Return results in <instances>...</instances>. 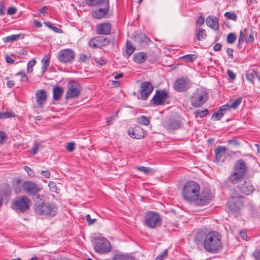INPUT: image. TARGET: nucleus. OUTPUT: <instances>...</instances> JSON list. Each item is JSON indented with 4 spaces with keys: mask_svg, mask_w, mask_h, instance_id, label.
I'll use <instances>...</instances> for the list:
<instances>
[{
    "mask_svg": "<svg viewBox=\"0 0 260 260\" xmlns=\"http://www.w3.org/2000/svg\"><path fill=\"white\" fill-rule=\"evenodd\" d=\"M242 206H243V201L230 200L226 203V208L231 212V213L238 212Z\"/></svg>",
    "mask_w": 260,
    "mask_h": 260,
    "instance_id": "f3484780",
    "label": "nucleus"
},
{
    "mask_svg": "<svg viewBox=\"0 0 260 260\" xmlns=\"http://www.w3.org/2000/svg\"><path fill=\"white\" fill-rule=\"evenodd\" d=\"M95 61L100 66H103L106 63V61L104 59L101 58H96L95 59Z\"/></svg>",
    "mask_w": 260,
    "mask_h": 260,
    "instance_id": "e2e57ef3",
    "label": "nucleus"
},
{
    "mask_svg": "<svg viewBox=\"0 0 260 260\" xmlns=\"http://www.w3.org/2000/svg\"><path fill=\"white\" fill-rule=\"evenodd\" d=\"M137 169L139 171L143 172L145 174H146V175L153 172V169H150L148 167L141 166V167H138Z\"/></svg>",
    "mask_w": 260,
    "mask_h": 260,
    "instance_id": "de8ad7c7",
    "label": "nucleus"
},
{
    "mask_svg": "<svg viewBox=\"0 0 260 260\" xmlns=\"http://www.w3.org/2000/svg\"><path fill=\"white\" fill-rule=\"evenodd\" d=\"M24 169L27 172L28 175H29V177H34V172L29 167L25 166L24 167Z\"/></svg>",
    "mask_w": 260,
    "mask_h": 260,
    "instance_id": "5fc2aeb1",
    "label": "nucleus"
},
{
    "mask_svg": "<svg viewBox=\"0 0 260 260\" xmlns=\"http://www.w3.org/2000/svg\"><path fill=\"white\" fill-rule=\"evenodd\" d=\"M111 30V25L108 22L101 23L96 26V32L98 35H108L110 34Z\"/></svg>",
    "mask_w": 260,
    "mask_h": 260,
    "instance_id": "aec40b11",
    "label": "nucleus"
},
{
    "mask_svg": "<svg viewBox=\"0 0 260 260\" xmlns=\"http://www.w3.org/2000/svg\"><path fill=\"white\" fill-rule=\"evenodd\" d=\"M147 58V55L144 52H140L135 54L134 60L137 63H142L145 61Z\"/></svg>",
    "mask_w": 260,
    "mask_h": 260,
    "instance_id": "a878e982",
    "label": "nucleus"
},
{
    "mask_svg": "<svg viewBox=\"0 0 260 260\" xmlns=\"http://www.w3.org/2000/svg\"><path fill=\"white\" fill-rule=\"evenodd\" d=\"M237 38L236 34L234 32H231L226 37V42L229 44H233Z\"/></svg>",
    "mask_w": 260,
    "mask_h": 260,
    "instance_id": "ea45409f",
    "label": "nucleus"
},
{
    "mask_svg": "<svg viewBox=\"0 0 260 260\" xmlns=\"http://www.w3.org/2000/svg\"><path fill=\"white\" fill-rule=\"evenodd\" d=\"M37 103L38 106L42 108L44 106L45 102L47 100V92L44 90H39L36 94Z\"/></svg>",
    "mask_w": 260,
    "mask_h": 260,
    "instance_id": "5701e85b",
    "label": "nucleus"
},
{
    "mask_svg": "<svg viewBox=\"0 0 260 260\" xmlns=\"http://www.w3.org/2000/svg\"><path fill=\"white\" fill-rule=\"evenodd\" d=\"M197 55L196 54H187L180 57L182 59H186L189 62H193L197 58Z\"/></svg>",
    "mask_w": 260,
    "mask_h": 260,
    "instance_id": "49530a36",
    "label": "nucleus"
},
{
    "mask_svg": "<svg viewBox=\"0 0 260 260\" xmlns=\"http://www.w3.org/2000/svg\"><path fill=\"white\" fill-rule=\"evenodd\" d=\"M169 98L168 92L166 90H156L151 103L155 106L162 105Z\"/></svg>",
    "mask_w": 260,
    "mask_h": 260,
    "instance_id": "ddd939ff",
    "label": "nucleus"
},
{
    "mask_svg": "<svg viewBox=\"0 0 260 260\" xmlns=\"http://www.w3.org/2000/svg\"><path fill=\"white\" fill-rule=\"evenodd\" d=\"M248 170L245 161L241 159L235 162L233 175L236 176L235 179H241L245 176Z\"/></svg>",
    "mask_w": 260,
    "mask_h": 260,
    "instance_id": "0eeeda50",
    "label": "nucleus"
},
{
    "mask_svg": "<svg viewBox=\"0 0 260 260\" xmlns=\"http://www.w3.org/2000/svg\"><path fill=\"white\" fill-rule=\"evenodd\" d=\"M226 142L230 145L236 146H239L240 145L239 142L235 139L228 140L226 141Z\"/></svg>",
    "mask_w": 260,
    "mask_h": 260,
    "instance_id": "4d7b16f0",
    "label": "nucleus"
},
{
    "mask_svg": "<svg viewBox=\"0 0 260 260\" xmlns=\"http://www.w3.org/2000/svg\"><path fill=\"white\" fill-rule=\"evenodd\" d=\"M40 147L41 144L37 141H35L31 149V153L34 155L37 154Z\"/></svg>",
    "mask_w": 260,
    "mask_h": 260,
    "instance_id": "09e8293b",
    "label": "nucleus"
},
{
    "mask_svg": "<svg viewBox=\"0 0 260 260\" xmlns=\"http://www.w3.org/2000/svg\"><path fill=\"white\" fill-rule=\"evenodd\" d=\"M135 50V47H134L131 42L127 40L126 42V50L125 53L128 56L132 55Z\"/></svg>",
    "mask_w": 260,
    "mask_h": 260,
    "instance_id": "2f4dec72",
    "label": "nucleus"
},
{
    "mask_svg": "<svg viewBox=\"0 0 260 260\" xmlns=\"http://www.w3.org/2000/svg\"><path fill=\"white\" fill-rule=\"evenodd\" d=\"M137 121L138 123L144 125H147L149 124V119L145 116H141L137 119Z\"/></svg>",
    "mask_w": 260,
    "mask_h": 260,
    "instance_id": "f704fd0d",
    "label": "nucleus"
},
{
    "mask_svg": "<svg viewBox=\"0 0 260 260\" xmlns=\"http://www.w3.org/2000/svg\"><path fill=\"white\" fill-rule=\"evenodd\" d=\"M253 256L255 260H260V250L254 251Z\"/></svg>",
    "mask_w": 260,
    "mask_h": 260,
    "instance_id": "338daca9",
    "label": "nucleus"
},
{
    "mask_svg": "<svg viewBox=\"0 0 260 260\" xmlns=\"http://www.w3.org/2000/svg\"><path fill=\"white\" fill-rule=\"evenodd\" d=\"M34 209L38 215H49L50 217L55 216L57 212V207L54 205L44 202L35 203Z\"/></svg>",
    "mask_w": 260,
    "mask_h": 260,
    "instance_id": "7ed1b4c3",
    "label": "nucleus"
},
{
    "mask_svg": "<svg viewBox=\"0 0 260 260\" xmlns=\"http://www.w3.org/2000/svg\"><path fill=\"white\" fill-rule=\"evenodd\" d=\"M224 114V112L220 111V109L217 112H215L213 114L211 117L212 120H219Z\"/></svg>",
    "mask_w": 260,
    "mask_h": 260,
    "instance_id": "a19ab883",
    "label": "nucleus"
},
{
    "mask_svg": "<svg viewBox=\"0 0 260 260\" xmlns=\"http://www.w3.org/2000/svg\"><path fill=\"white\" fill-rule=\"evenodd\" d=\"M224 16L233 21H236L237 19V16L234 12H226L224 14Z\"/></svg>",
    "mask_w": 260,
    "mask_h": 260,
    "instance_id": "58836bf2",
    "label": "nucleus"
},
{
    "mask_svg": "<svg viewBox=\"0 0 260 260\" xmlns=\"http://www.w3.org/2000/svg\"><path fill=\"white\" fill-rule=\"evenodd\" d=\"M133 38L134 41L139 43L140 46L147 45L151 42L150 39L142 33L135 34Z\"/></svg>",
    "mask_w": 260,
    "mask_h": 260,
    "instance_id": "412c9836",
    "label": "nucleus"
},
{
    "mask_svg": "<svg viewBox=\"0 0 260 260\" xmlns=\"http://www.w3.org/2000/svg\"><path fill=\"white\" fill-rule=\"evenodd\" d=\"M104 3L105 4L104 8H100L92 12V15L94 18L101 19L108 14L109 9V0H106Z\"/></svg>",
    "mask_w": 260,
    "mask_h": 260,
    "instance_id": "6ab92c4d",
    "label": "nucleus"
},
{
    "mask_svg": "<svg viewBox=\"0 0 260 260\" xmlns=\"http://www.w3.org/2000/svg\"><path fill=\"white\" fill-rule=\"evenodd\" d=\"M248 29L245 28L243 31H240L238 40L239 45L243 44L244 41L247 42V38H246V36L248 35Z\"/></svg>",
    "mask_w": 260,
    "mask_h": 260,
    "instance_id": "7c9ffc66",
    "label": "nucleus"
},
{
    "mask_svg": "<svg viewBox=\"0 0 260 260\" xmlns=\"http://www.w3.org/2000/svg\"><path fill=\"white\" fill-rule=\"evenodd\" d=\"M16 76H21V82H26L28 80V78L26 75L23 73V72L20 71L18 73H17L16 75Z\"/></svg>",
    "mask_w": 260,
    "mask_h": 260,
    "instance_id": "3c124183",
    "label": "nucleus"
},
{
    "mask_svg": "<svg viewBox=\"0 0 260 260\" xmlns=\"http://www.w3.org/2000/svg\"><path fill=\"white\" fill-rule=\"evenodd\" d=\"M191 86L190 80L185 77H182L177 79L173 83L174 89L179 92H185L188 90Z\"/></svg>",
    "mask_w": 260,
    "mask_h": 260,
    "instance_id": "1a4fd4ad",
    "label": "nucleus"
},
{
    "mask_svg": "<svg viewBox=\"0 0 260 260\" xmlns=\"http://www.w3.org/2000/svg\"><path fill=\"white\" fill-rule=\"evenodd\" d=\"M86 219L89 225L93 224L96 220V219L95 218L91 219L89 214L86 215Z\"/></svg>",
    "mask_w": 260,
    "mask_h": 260,
    "instance_id": "052dcab7",
    "label": "nucleus"
},
{
    "mask_svg": "<svg viewBox=\"0 0 260 260\" xmlns=\"http://www.w3.org/2000/svg\"><path fill=\"white\" fill-rule=\"evenodd\" d=\"M74 149L75 144L74 143H69L67 146V149L70 152H72Z\"/></svg>",
    "mask_w": 260,
    "mask_h": 260,
    "instance_id": "680f3d73",
    "label": "nucleus"
},
{
    "mask_svg": "<svg viewBox=\"0 0 260 260\" xmlns=\"http://www.w3.org/2000/svg\"><path fill=\"white\" fill-rule=\"evenodd\" d=\"M226 149L225 147L220 146L214 149L215 159L216 161H220L222 157L225 154Z\"/></svg>",
    "mask_w": 260,
    "mask_h": 260,
    "instance_id": "393cba45",
    "label": "nucleus"
},
{
    "mask_svg": "<svg viewBox=\"0 0 260 260\" xmlns=\"http://www.w3.org/2000/svg\"><path fill=\"white\" fill-rule=\"evenodd\" d=\"M213 198V195L209 190L203 189L193 202L198 206H204L208 204Z\"/></svg>",
    "mask_w": 260,
    "mask_h": 260,
    "instance_id": "9b49d317",
    "label": "nucleus"
},
{
    "mask_svg": "<svg viewBox=\"0 0 260 260\" xmlns=\"http://www.w3.org/2000/svg\"><path fill=\"white\" fill-rule=\"evenodd\" d=\"M48 186L50 188V189L51 191L55 192L58 193L59 192V189L58 187L56 186V184L53 181H49L48 183Z\"/></svg>",
    "mask_w": 260,
    "mask_h": 260,
    "instance_id": "c03bdc74",
    "label": "nucleus"
},
{
    "mask_svg": "<svg viewBox=\"0 0 260 260\" xmlns=\"http://www.w3.org/2000/svg\"><path fill=\"white\" fill-rule=\"evenodd\" d=\"M200 185L194 181L189 180L183 186L182 190V197L187 201L193 202L199 196Z\"/></svg>",
    "mask_w": 260,
    "mask_h": 260,
    "instance_id": "f03ea898",
    "label": "nucleus"
},
{
    "mask_svg": "<svg viewBox=\"0 0 260 260\" xmlns=\"http://www.w3.org/2000/svg\"><path fill=\"white\" fill-rule=\"evenodd\" d=\"M197 36V38L199 40L205 39L207 36L206 30L202 28L200 29L198 31Z\"/></svg>",
    "mask_w": 260,
    "mask_h": 260,
    "instance_id": "37998d69",
    "label": "nucleus"
},
{
    "mask_svg": "<svg viewBox=\"0 0 260 260\" xmlns=\"http://www.w3.org/2000/svg\"><path fill=\"white\" fill-rule=\"evenodd\" d=\"M128 135L132 138L140 139L145 136V131L139 126L130 127L127 131Z\"/></svg>",
    "mask_w": 260,
    "mask_h": 260,
    "instance_id": "a211bd4d",
    "label": "nucleus"
},
{
    "mask_svg": "<svg viewBox=\"0 0 260 260\" xmlns=\"http://www.w3.org/2000/svg\"><path fill=\"white\" fill-rule=\"evenodd\" d=\"M111 260H135V259L132 255L122 253L115 254Z\"/></svg>",
    "mask_w": 260,
    "mask_h": 260,
    "instance_id": "cd10ccee",
    "label": "nucleus"
},
{
    "mask_svg": "<svg viewBox=\"0 0 260 260\" xmlns=\"http://www.w3.org/2000/svg\"><path fill=\"white\" fill-rule=\"evenodd\" d=\"M244 199V197L242 195L240 194L235 190H231L230 191V200L234 201H243Z\"/></svg>",
    "mask_w": 260,
    "mask_h": 260,
    "instance_id": "c85d7f7f",
    "label": "nucleus"
},
{
    "mask_svg": "<svg viewBox=\"0 0 260 260\" xmlns=\"http://www.w3.org/2000/svg\"><path fill=\"white\" fill-rule=\"evenodd\" d=\"M153 90V86L149 81H145L141 83L140 89L141 99L146 100Z\"/></svg>",
    "mask_w": 260,
    "mask_h": 260,
    "instance_id": "2eb2a0df",
    "label": "nucleus"
},
{
    "mask_svg": "<svg viewBox=\"0 0 260 260\" xmlns=\"http://www.w3.org/2000/svg\"><path fill=\"white\" fill-rule=\"evenodd\" d=\"M17 12V9L15 7H10L7 11V14L11 15L15 14Z\"/></svg>",
    "mask_w": 260,
    "mask_h": 260,
    "instance_id": "13d9d810",
    "label": "nucleus"
},
{
    "mask_svg": "<svg viewBox=\"0 0 260 260\" xmlns=\"http://www.w3.org/2000/svg\"><path fill=\"white\" fill-rule=\"evenodd\" d=\"M94 249L97 253L104 254L111 251V246L106 238L102 237L96 239Z\"/></svg>",
    "mask_w": 260,
    "mask_h": 260,
    "instance_id": "6e6552de",
    "label": "nucleus"
},
{
    "mask_svg": "<svg viewBox=\"0 0 260 260\" xmlns=\"http://www.w3.org/2000/svg\"><path fill=\"white\" fill-rule=\"evenodd\" d=\"M99 43L100 44V47L107 46L110 43V39L104 37H98Z\"/></svg>",
    "mask_w": 260,
    "mask_h": 260,
    "instance_id": "e433bc0d",
    "label": "nucleus"
},
{
    "mask_svg": "<svg viewBox=\"0 0 260 260\" xmlns=\"http://www.w3.org/2000/svg\"><path fill=\"white\" fill-rule=\"evenodd\" d=\"M207 25L213 30H217L219 28L218 22L216 17L213 15L207 17L206 20Z\"/></svg>",
    "mask_w": 260,
    "mask_h": 260,
    "instance_id": "b1692460",
    "label": "nucleus"
},
{
    "mask_svg": "<svg viewBox=\"0 0 260 260\" xmlns=\"http://www.w3.org/2000/svg\"><path fill=\"white\" fill-rule=\"evenodd\" d=\"M180 121L174 118H170L164 122V126L169 131L177 129L180 127Z\"/></svg>",
    "mask_w": 260,
    "mask_h": 260,
    "instance_id": "4be33fe9",
    "label": "nucleus"
},
{
    "mask_svg": "<svg viewBox=\"0 0 260 260\" xmlns=\"http://www.w3.org/2000/svg\"><path fill=\"white\" fill-rule=\"evenodd\" d=\"M41 174L47 178H48L50 177V173L49 170L42 171Z\"/></svg>",
    "mask_w": 260,
    "mask_h": 260,
    "instance_id": "0e129e2a",
    "label": "nucleus"
},
{
    "mask_svg": "<svg viewBox=\"0 0 260 260\" xmlns=\"http://www.w3.org/2000/svg\"><path fill=\"white\" fill-rule=\"evenodd\" d=\"M63 93V89L61 87L56 86L53 90V98L54 100L58 101L60 100Z\"/></svg>",
    "mask_w": 260,
    "mask_h": 260,
    "instance_id": "bb28decb",
    "label": "nucleus"
},
{
    "mask_svg": "<svg viewBox=\"0 0 260 260\" xmlns=\"http://www.w3.org/2000/svg\"><path fill=\"white\" fill-rule=\"evenodd\" d=\"M233 183L238 182V188L241 192L249 195L254 190V187L250 180H231Z\"/></svg>",
    "mask_w": 260,
    "mask_h": 260,
    "instance_id": "9d476101",
    "label": "nucleus"
},
{
    "mask_svg": "<svg viewBox=\"0 0 260 260\" xmlns=\"http://www.w3.org/2000/svg\"><path fill=\"white\" fill-rule=\"evenodd\" d=\"M13 116L14 115L12 113L3 112L0 113V118L1 119H5Z\"/></svg>",
    "mask_w": 260,
    "mask_h": 260,
    "instance_id": "603ef678",
    "label": "nucleus"
},
{
    "mask_svg": "<svg viewBox=\"0 0 260 260\" xmlns=\"http://www.w3.org/2000/svg\"><path fill=\"white\" fill-rule=\"evenodd\" d=\"M50 61V57L46 55L42 59L41 62L43 64V66L42 67V73L44 74L46 70H47L48 66L49 65Z\"/></svg>",
    "mask_w": 260,
    "mask_h": 260,
    "instance_id": "c756f323",
    "label": "nucleus"
},
{
    "mask_svg": "<svg viewBox=\"0 0 260 260\" xmlns=\"http://www.w3.org/2000/svg\"><path fill=\"white\" fill-rule=\"evenodd\" d=\"M256 77L257 78L258 75L255 72H253L252 73H248L246 75V78L247 80L253 82L254 77Z\"/></svg>",
    "mask_w": 260,
    "mask_h": 260,
    "instance_id": "8fccbe9b",
    "label": "nucleus"
},
{
    "mask_svg": "<svg viewBox=\"0 0 260 260\" xmlns=\"http://www.w3.org/2000/svg\"><path fill=\"white\" fill-rule=\"evenodd\" d=\"M23 189L26 193L29 195L37 194L40 190L38 185L31 181H25L22 185Z\"/></svg>",
    "mask_w": 260,
    "mask_h": 260,
    "instance_id": "dca6fc26",
    "label": "nucleus"
},
{
    "mask_svg": "<svg viewBox=\"0 0 260 260\" xmlns=\"http://www.w3.org/2000/svg\"><path fill=\"white\" fill-rule=\"evenodd\" d=\"M233 52L234 50L232 48H228L226 49V52L229 56L232 59L233 58Z\"/></svg>",
    "mask_w": 260,
    "mask_h": 260,
    "instance_id": "69168bd1",
    "label": "nucleus"
},
{
    "mask_svg": "<svg viewBox=\"0 0 260 260\" xmlns=\"http://www.w3.org/2000/svg\"><path fill=\"white\" fill-rule=\"evenodd\" d=\"M227 74L228 75L230 79H231L232 80H234L236 79V75L232 71H231L230 70H228Z\"/></svg>",
    "mask_w": 260,
    "mask_h": 260,
    "instance_id": "bf43d9fd",
    "label": "nucleus"
},
{
    "mask_svg": "<svg viewBox=\"0 0 260 260\" xmlns=\"http://www.w3.org/2000/svg\"><path fill=\"white\" fill-rule=\"evenodd\" d=\"M106 0H85V3L89 6H94L106 2Z\"/></svg>",
    "mask_w": 260,
    "mask_h": 260,
    "instance_id": "c9c22d12",
    "label": "nucleus"
},
{
    "mask_svg": "<svg viewBox=\"0 0 260 260\" xmlns=\"http://www.w3.org/2000/svg\"><path fill=\"white\" fill-rule=\"evenodd\" d=\"M230 106V103H229V102H228L226 104L222 106L221 107H220L219 109L220 110V111H222L223 112H224L227 110H229L231 108Z\"/></svg>",
    "mask_w": 260,
    "mask_h": 260,
    "instance_id": "6e6d98bb",
    "label": "nucleus"
},
{
    "mask_svg": "<svg viewBox=\"0 0 260 260\" xmlns=\"http://www.w3.org/2000/svg\"><path fill=\"white\" fill-rule=\"evenodd\" d=\"M242 100V98L240 97V98H238L237 99H236L234 102H229V103L230 105V106L231 107V108L232 109H236L241 103Z\"/></svg>",
    "mask_w": 260,
    "mask_h": 260,
    "instance_id": "79ce46f5",
    "label": "nucleus"
},
{
    "mask_svg": "<svg viewBox=\"0 0 260 260\" xmlns=\"http://www.w3.org/2000/svg\"><path fill=\"white\" fill-rule=\"evenodd\" d=\"M99 42L98 37L92 38L89 42V45L92 48H100Z\"/></svg>",
    "mask_w": 260,
    "mask_h": 260,
    "instance_id": "72a5a7b5",
    "label": "nucleus"
},
{
    "mask_svg": "<svg viewBox=\"0 0 260 260\" xmlns=\"http://www.w3.org/2000/svg\"><path fill=\"white\" fill-rule=\"evenodd\" d=\"M68 88L66 98L69 99L78 97L80 94L81 88L78 83L71 81L68 84Z\"/></svg>",
    "mask_w": 260,
    "mask_h": 260,
    "instance_id": "4468645a",
    "label": "nucleus"
},
{
    "mask_svg": "<svg viewBox=\"0 0 260 260\" xmlns=\"http://www.w3.org/2000/svg\"><path fill=\"white\" fill-rule=\"evenodd\" d=\"M30 205V201L25 196L16 198L13 203L14 209L21 213H24L28 210Z\"/></svg>",
    "mask_w": 260,
    "mask_h": 260,
    "instance_id": "423d86ee",
    "label": "nucleus"
},
{
    "mask_svg": "<svg viewBox=\"0 0 260 260\" xmlns=\"http://www.w3.org/2000/svg\"><path fill=\"white\" fill-rule=\"evenodd\" d=\"M162 219L159 213L155 211L147 212L145 216V224L148 227L153 229L160 226Z\"/></svg>",
    "mask_w": 260,
    "mask_h": 260,
    "instance_id": "39448f33",
    "label": "nucleus"
},
{
    "mask_svg": "<svg viewBox=\"0 0 260 260\" xmlns=\"http://www.w3.org/2000/svg\"><path fill=\"white\" fill-rule=\"evenodd\" d=\"M208 93L202 88L197 89L190 97V104L195 108L202 106L208 100Z\"/></svg>",
    "mask_w": 260,
    "mask_h": 260,
    "instance_id": "20e7f679",
    "label": "nucleus"
},
{
    "mask_svg": "<svg viewBox=\"0 0 260 260\" xmlns=\"http://www.w3.org/2000/svg\"><path fill=\"white\" fill-rule=\"evenodd\" d=\"M209 112L207 109L204 110H197L194 112V115L196 118L200 117L203 118L206 116L208 114Z\"/></svg>",
    "mask_w": 260,
    "mask_h": 260,
    "instance_id": "4c0bfd02",
    "label": "nucleus"
},
{
    "mask_svg": "<svg viewBox=\"0 0 260 260\" xmlns=\"http://www.w3.org/2000/svg\"><path fill=\"white\" fill-rule=\"evenodd\" d=\"M204 22H205V20L203 16H200L197 21V23L199 25H202L204 23Z\"/></svg>",
    "mask_w": 260,
    "mask_h": 260,
    "instance_id": "774afa93",
    "label": "nucleus"
},
{
    "mask_svg": "<svg viewBox=\"0 0 260 260\" xmlns=\"http://www.w3.org/2000/svg\"><path fill=\"white\" fill-rule=\"evenodd\" d=\"M75 56V52L72 49H64L58 52L57 59L60 62L67 63L72 62L74 60Z\"/></svg>",
    "mask_w": 260,
    "mask_h": 260,
    "instance_id": "f8f14e48",
    "label": "nucleus"
},
{
    "mask_svg": "<svg viewBox=\"0 0 260 260\" xmlns=\"http://www.w3.org/2000/svg\"><path fill=\"white\" fill-rule=\"evenodd\" d=\"M21 36V34H16L13 35L12 36H9L4 38L3 41L4 42L6 43L16 41L20 39Z\"/></svg>",
    "mask_w": 260,
    "mask_h": 260,
    "instance_id": "473e14b6",
    "label": "nucleus"
},
{
    "mask_svg": "<svg viewBox=\"0 0 260 260\" xmlns=\"http://www.w3.org/2000/svg\"><path fill=\"white\" fill-rule=\"evenodd\" d=\"M36 63L35 59L30 60L27 63V71L28 73H31L33 71V67Z\"/></svg>",
    "mask_w": 260,
    "mask_h": 260,
    "instance_id": "a18cd8bd",
    "label": "nucleus"
},
{
    "mask_svg": "<svg viewBox=\"0 0 260 260\" xmlns=\"http://www.w3.org/2000/svg\"><path fill=\"white\" fill-rule=\"evenodd\" d=\"M203 246L206 251L211 253H217L221 251L223 245L220 233L217 231H210L206 234Z\"/></svg>",
    "mask_w": 260,
    "mask_h": 260,
    "instance_id": "f257e3e1",
    "label": "nucleus"
},
{
    "mask_svg": "<svg viewBox=\"0 0 260 260\" xmlns=\"http://www.w3.org/2000/svg\"><path fill=\"white\" fill-rule=\"evenodd\" d=\"M7 138V135L5 133L0 131V145L3 144Z\"/></svg>",
    "mask_w": 260,
    "mask_h": 260,
    "instance_id": "864d4df0",
    "label": "nucleus"
}]
</instances>
